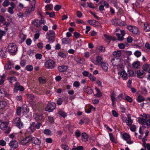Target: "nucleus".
Listing matches in <instances>:
<instances>
[{
  "mask_svg": "<svg viewBox=\"0 0 150 150\" xmlns=\"http://www.w3.org/2000/svg\"><path fill=\"white\" fill-rule=\"evenodd\" d=\"M142 117H139L138 120L139 123L146 125L149 127L150 126V115H146L145 114H143L141 115Z\"/></svg>",
  "mask_w": 150,
  "mask_h": 150,
  "instance_id": "nucleus-1",
  "label": "nucleus"
},
{
  "mask_svg": "<svg viewBox=\"0 0 150 150\" xmlns=\"http://www.w3.org/2000/svg\"><path fill=\"white\" fill-rule=\"evenodd\" d=\"M111 62L113 66L117 67V68L118 69L123 67L124 62L122 59L115 58L112 59Z\"/></svg>",
  "mask_w": 150,
  "mask_h": 150,
  "instance_id": "nucleus-2",
  "label": "nucleus"
},
{
  "mask_svg": "<svg viewBox=\"0 0 150 150\" xmlns=\"http://www.w3.org/2000/svg\"><path fill=\"white\" fill-rule=\"evenodd\" d=\"M46 38L48 39V42L50 43H52L54 41L55 34L54 31L50 30L47 33Z\"/></svg>",
  "mask_w": 150,
  "mask_h": 150,
  "instance_id": "nucleus-3",
  "label": "nucleus"
},
{
  "mask_svg": "<svg viewBox=\"0 0 150 150\" xmlns=\"http://www.w3.org/2000/svg\"><path fill=\"white\" fill-rule=\"evenodd\" d=\"M35 0H33L31 3V7L27 8L25 12V15L26 16L30 15V13L35 10Z\"/></svg>",
  "mask_w": 150,
  "mask_h": 150,
  "instance_id": "nucleus-4",
  "label": "nucleus"
},
{
  "mask_svg": "<svg viewBox=\"0 0 150 150\" xmlns=\"http://www.w3.org/2000/svg\"><path fill=\"white\" fill-rule=\"evenodd\" d=\"M45 67L48 69H53L55 65V62L52 59H49L46 61L45 63Z\"/></svg>",
  "mask_w": 150,
  "mask_h": 150,
  "instance_id": "nucleus-5",
  "label": "nucleus"
},
{
  "mask_svg": "<svg viewBox=\"0 0 150 150\" xmlns=\"http://www.w3.org/2000/svg\"><path fill=\"white\" fill-rule=\"evenodd\" d=\"M127 29L134 34L139 35L140 33L139 29L136 26L129 25L127 26Z\"/></svg>",
  "mask_w": 150,
  "mask_h": 150,
  "instance_id": "nucleus-6",
  "label": "nucleus"
},
{
  "mask_svg": "<svg viewBox=\"0 0 150 150\" xmlns=\"http://www.w3.org/2000/svg\"><path fill=\"white\" fill-rule=\"evenodd\" d=\"M91 62L96 65H99L103 62V58L101 56H98L96 57V60L93 59L91 60Z\"/></svg>",
  "mask_w": 150,
  "mask_h": 150,
  "instance_id": "nucleus-7",
  "label": "nucleus"
},
{
  "mask_svg": "<svg viewBox=\"0 0 150 150\" xmlns=\"http://www.w3.org/2000/svg\"><path fill=\"white\" fill-rule=\"evenodd\" d=\"M8 48L9 52L12 53L16 52L17 50L16 45L13 43L9 44Z\"/></svg>",
  "mask_w": 150,
  "mask_h": 150,
  "instance_id": "nucleus-8",
  "label": "nucleus"
},
{
  "mask_svg": "<svg viewBox=\"0 0 150 150\" xmlns=\"http://www.w3.org/2000/svg\"><path fill=\"white\" fill-rule=\"evenodd\" d=\"M56 107V104L54 103H49L47 104V107L45 108L46 111L50 112L55 109Z\"/></svg>",
  "mask_w": 150,
  "mask_h": 150,
  "instance_id": "nucleus-9",
  "label": "nucleus"
},
{
  "mask_svg": "<svg viewBox=\"0 0 150 150\" xmlns=\"http://www.w3.org/2000/svg\"><path fill=\"white\" fill-rule=\"evenodd\" d=\"M123 138L125 140L127 143L129 144H131L133 142L131 140L129 135L127 133L124 134L122 136Z\"/></svg>",
  "mask_w": 150,
  "mask_h": 150,
  "instance_id": "nucleus-10",
  "label": "nucleus"
},
{
  "mask_svg": "<svg viewBox=\"0 0 150 150\" xmlns=\"http://www.w3.org/2000/svg\"><path fill=\"white\" fill-rule=\"evenodd\" d=\"M116 93L113 91H111L110 92V97L112 101V105L114 106L115 104V102L117 101V97H116Z\"/></svg>",
  "mask_w": 150,
  "mask_h": 150,
  "instance_id": "nucleus-11",
  "label": "nucleus"
},
{
  "mask_svg": "<svg viewBox=\"0 0 150 150\" xmlns=\"http://www.w3.org/2000/svg\"><path fill=\"white\" fill-rule=\"evenodd\" d=\"M13 123L19 128H21L23 127V123L21 122L19 117L16 118L14 120Z\"/></svg>",
  "mask_w": 150,
  "mask_h": 150,
  "instance_id": "nucleus-12",
  "label": "nucleus"
},
{
  "mask_svg": "<svg viewBox=\"0 0 150 150\" xmlns=\"http://www.w3.org/2000/svg\"><path fill=\"white\" fill-rule=\"evenodd\" d=\"M32 23L34 25L39 28L40 27L41 25L44 24L45 22L43 20H41L40 21H39L38 20H35L33 21Z\"/></svg>",
  "mask_w": 150,
  "mask_h": 150,
  "instance_id": "nucleus-13",
  "label": "nucleus"
},
{
  "mask_svg": "<svg viewBox=\"0 0 150 150\" xmlns=\"http://www.w3.org/2000/svg\"><path fill=\"white\" fill-rule=\"evenodd\" d=\"M9 145L11 148L13 149H15L18 146L17 142L15 140L11 141L9 144Z\"/></svg>",
  "mask_w": 150,
  "mask_h": 150,
  "instance_id": "nucleus-14",
  "label": "nucleus"
},
{
  "mask_svg": "<svg viewBox=\"0 0 150 150\" xmlns=\"http://www.w3.org/2000/svg\"><path fill=\"white\" fill-rule=\"evenodd\" d=\"M14 92H17L18 90L20 91H23L24 90V88L20 85L19 83H16L14 86Z\"/></svg>",
  "mask_w": 150,
  "mask_h": 150,
  "instance_id": "nucleus-15",
  "label": "nucleus"
},
{
  "mask_svg": "<svg viewBox=\"0 0 150 150\" xmlns=\"http://www.w3.org/2000/svg\"><path fill=\"white\" fill-rule=\"evenodd\" d=\"M30 137H27L23 139L20 142V144L23 145H25L30 142Z\"/></svg>",
  "mask_w": 150,
  "mask_h": 150,
  "instance_id": "nucleus-16",
  "label": "nucleus"
},
{
  "mask_svg": "<svg viewBox=\"0 0 150 150\" xmlns=\"http://www.w3.org/2000/svg\"><path fill=\"white\" fill-rule=\"evenodd\" d=\"M30 141H32V143L37 145H39L41 144L40 140L38 138L33 137H30Z\"/></svg>",
  "mask_w": 150,
  "mask_h": 150,
  "instance_id": "nucleus-17",
  "label": "nucleus"
},
{
  "mask_svg": "<svg viewBox=\"0 0 150 150\" xmlns=\"http://www.w3.org/2000/svg\"><path fill=\"white\" fill-rule=\"evenodd\" d=\"M120 32L121 34L117 33L116 35L118 39L119 40L122 41L124 39L123 37L125 35V32L123 30H120Z\"/></svg>",
  "mask_w": 150,
  "mask_h": 150,
  "instance_id": "nucleus-18",
  "label": "nucleus"
},
{
  "mask_svg": "<svg viewBox=\"0 0 150 150\" xmlns=\"http://www.w3.org/2000/svg\"><path fill=\"white\" fill-rule=\"evenodd\" d=\"M33 117L37 121H40L42 119V115L37 112H35L33 114Z\"/></svg>",
  "mask_w": 150,
  "mask_h": 150,
  "instance_id": "nucleus-19",
  "label": "nucleus"
},
{
  "mask_svg": "<svg viewBox=\"0 0 150 150\" xmlns=\"http://www.w3.org/2000/svg\"><path fill=\"white\" fill-rule=\"evenodd\" d=\"M118 74H119L120 75L124 80H126L127 79V74L125 71L122 70L121 71H119Z\"/></svg>",
  "mask_w": 150,
  "mask_h": 150,
  "instance_id": "nucleus-20",
  "label": "nucleus"
},
{
  "mask_svg": "<svg viewBox=\"0 0 150 150\" xmlns=\"http://www.w3.org/2000/svg\"><path fill=\"white\" fill-rule=\"evenodd\" d=\"M8 123L7 122H2L0 125V128L2 130H6L8 128Z\"/></svg>",
  "mask_w": 150,
  "mask_h": 150,
  "instance_id": "nucleus-21",
  "label": "nucleus"
},
{
  "mask_svg": "<svg viewBox=\"0 0 150 150\" xmlns=\"http://www.w3.org/2000/svg\"><path fill=\"white\" fill-rule=\"evenodd\" d=\"M75 59L77 62L79 64H83L85 63V59L83 58L80 57H75Z\"/></svg>",
  "mask_w": 150,
  "mask_h": 150,
  "instance_id": "nucleus-22",
  "label": "nucleus"
},
{
  "mask_svg": "<svg viewBox=\"0 0 150 150\" xmlns=\"http://www.w3.org/2000/svg\"><path fill=\"white\" fill-rule=\"evenodd\" d=\"M125 94V93H121L119 94L117 97V101L120 102L122 99H124Z\"/></svg>",
  "mask_w": 150,
  "mask_h": 150,
  "instance_id": "nucleus-23",
  "label": "nucleus"
},
{
  "mask_svg": "<svg viewBox=\"0 0 150 150\" xmlns=\"http://www.w3.org/2000/svg\"><path fill=\"white\" fill-rule=\"evenodd\" d=\"M22 113L23 114H26L29 112V108L26 105H23L21 107Z\"/></svg>",
  "mask_w": 150,
  "mask_h": 150,
  "instance_id": "nucleus-24",
  "label": "nucleus"
},
{
  "mask_svg": "<svg viewBox=\"0 0 150 150\" xmlns=\"http://www.w3.org/2000/svg\"><path fill=\"white\" fill-rule=\"evenodd\" d=\"M85 92L88 94H91L93 92V90L91 88L88 86H85L83 89Z\"/></svg>",
  "mask_w": 150,
  "mask_h": 150,
  "instance_id": "nucleus-25",
  "label": "nucleus"
},
{
  "mask_svg": "<svg viewBox=\"0 0 150 150\" xmlns=\"http://www.w3.org/2000/svg\"><path fill=\"white\" fill-rule=\"evenodd\" d=\"M101 65L102 69L104 71H107L108 67V64L105 62H103L101 64Z\"/></svg>",
  "mask_w": 150,
  "mask_h": 150,
  "instance_id": "nucleus-26",
  "label": "nucleus"
},
{
  "mask_svg": "<svg viewBox=\"0 0 150 150\" xmlns=\"http://www.w3.org/2000/svg\"><path fill=\"white\" fill-rule=\"evenodd\" d=\"M112 23L115 25H122V24L120 23V21L119 19H114L112 20L111 21Z\"/></svg>",
  "mask_w": 150,
  "mask_h": 150,
  "instance_id": "nucleus-27",
  "label": "nucleus"
},
{
  "mask_svg": "<svg viewBox=\"0 0 150 150\" xmlns=\"http://www.w3.org/2000/svg\"><path fill=\"white\" fill-rule=\"evenodd\" d=\"M144 29L145 31L148 32L150 31V25L147 22H146L144 24Z\"/></svg>",
  "mask_w": 150,
  "mask_h": 150,
  "instance_id": "nucleus-28",
  "label": "nucleus"
},
{
  "mask_svg": "<svg viewBox=\"0 0 150 150\" xmlns=\"http://www.w3.org/2000/svg\"><path fill=\"white\" fill-rule=\"evenodd\" d=\"M68 67L67 66H59L58 67V70L60 72H63L65 71L67 69Z\"/></svg>",
  "mask_w": 150,
  "mask_h": 150,
  "instance_id": "nucleus-29",
  "label": "nucleus"
},
{
  "mask_svg": "<svg viewBox=\"0 0 150 150\" xmlns=\"http://www.w3.org/2000/svg\"><path fill=\"white\" fill-rule=\"evenodd\" d=\"M144 71L142 70H138L137 71V76L139 78H142L143 77Z\"/></svg>",
  "mask_w": 150,
  "mask_h": 150,
  "instance_id": "nucleus-30",
  "label": "nucleus"
},
{
  "mask_svg": "<svg viewBox=\"0 0 150 150\" xmlns=\"http://www.w3.org/2000/svg\"><path fill=\"white\" fill-rule=\"evenodd\" d=\"M62 42L63 44H69L71 43V41L69 38H65L62 39Z\"/></svg>",
  "mask_w": 150,
  "mask_h": 150,
  "instance_id": "nucleus-31",
  "label": "nucleus"
},
{
  "mask_svg": "<svg viewBox=\"0 0 150 150\" xmlns=\"http://www.w3.org/2000/svg\"><path fill=\"white\" fill-rule=\"evenodd\" d=\"M109 137L110 140L113 142L116 143L117 142L116 139L112 133H109Z\"/></svg>",
  "mask_w": 150,
  "mask_h": 150,
  "instance_id": "nucleus-32",
  "label": "nucleus"
},
{
  "mask_svg": "<svg viewBox=\"0 0 150 150\" xmlns=\"http://www.w3.org/2000/svg\"><path fill=\"white\" fill-rule=\"evenodd\" d=\"M95 89L96 90L97 93L94 95V96L96 97H100L102 96V93L96 87Z\"/></svg>",
  "mask_w": 150,
  "mask_h": 150,
  "instance_id": "nucleus-33",
  "label": "nucleus"
},
{
  "mask_svg": "<svg viewBox=\"0 0 150 150\" xmlns=\"http://www.w3.org/2000/svg\"><path fill=\"white\" fill-rule=\"evenodd\" d=\"M6 49L5 48H3L0 52V55L2 57H5L6 56Z\"/></svg>",
  "mask_w": 150,
  "mask_h": 150,
  "instance_id": "nucleus-34",
  "label": "nucleus"
},
{
  "mask_svg": "<svg viewBox=\"0 0 150 150\" xmlns=\"http://www.w3.org/2000/svg\"><path fill=\"white\" fill-rule=\"evenodd\" d=\"M132 66L134 69L139 68L140 67V64L139 62V61H137L134 62L132 64Z\"/></svg>",
  "mask_w": 150,
  "mask_h": 150,
  "instance_id": "nucleus-35",
  "label": "nucleus"
},
{
  "mask_svg": "<svg viewBox=\"0 0 150 150\" xmlns=\"http://www.w3.org/2000/svg\"><path fill=\"white\" fill-rule=\"evenodd\" d=\"M7 95V93L3 89H0V98H3Z\"/></svg>",
  "mask_w": 150,
  "mask_h": 150,
  "instance_id": "nucleus-36",
  "label": "nucleus"
},
{
  "mask_svg": "<svg viewBox=\"0 0 150 150\" xmlns=\"http://www.w3.org/2000/svg\"><path fill=\"white\" fill-rule=\"evenodd\" d=\"M121 55V52L120 50L115 51L113 52V55L115 57H119Z\"/></svg>",
  "mask_w": 150,
  "mask_h": 150,
  "instance_id": "nucleus-37",
  "label": "nucleus"
},
{
  "mask_svg": "<svg viewBox=\"0 0 150 150\" xmlns=\"http://www.w3.org/2000/svg\"><path fill=\"white\" fill-rule=\"evenodd\" d=\"M35 122H33L30 124L29 127V129L32 132H33L35 130V128L34 126Z\"/></svg>",
  "mask_w": 150,
  "mask_h": 150,
  "instance_id": "nucleus-38",
  "label": "nucleus"
},
{
  "mask_svg": "<svg viewBox=\"0 0 150 150\" xmlns=\"http://www.w3.org/2000/svg\"><path fill=\"white\" fill-rule=\"evenodd\" d=\"M149 68H150V64H145L143 65L142 67V69L143 71H146Z\"/></svg>",
  "mask_w": 150,
  "mask_h": 150,
  "instance_id": "nucleus-39",
  "label": "nucleus"
},
{
  "mask_svg": "<svg viewBox=\"0 0 150 150\" xmlns=\"http://www.w3.org/2000/svg\"><path fill=\"white\" fill-rule=\"evenodd\" d=\"M6 105V103L4 101H0V110L4 108Z\"/></svg>",
  "mask_w": 150,
  "mask_h": 150,
  "instance_id": "nucleus-40",
  "label": "nucleus"
},
{
  "mask_svg": "<svg viewBox=\"0 0 150 150\" xmlns=\"http://www.w3.org/2000/svg\"><path fill=\"white\" fill-rule=\"evenodd\" d=\"M97 22L95 20H90L88 21V23L93 26L96 25Z\"/></svg>",
  "mask_w": 150,
  "mask_h": 150,
  "instance_id": "nucleus-41",
  "label": "nucleus"
},
{
  "mask_svg": "<svg viewBox=\"0 0 150 150\" xmlns=\"http://www.w3.org/2000/svg\"><path fill=\"white\" fill-rule=\"evenodd\" d=\"M39 80L40 83L43 84L45 83L46 79L44 77H40L39 78Z\"/></svg>",
  "mask_w": 150,
  "mask_h": 150,
  "instance_id": "nucleus-42",
  "label": "nucleus"
},
{
  "mask_svg": "<svg viewBox=\"0 0 150 150\" xmlns=\"http://www.w3.org/2000/svg\"><path fill=\"white\" fill-rule=\"evenodd\" d=\"M104 37L105 38V39L106 40H107L108 41H110L111 40H114L112 37L108 35L107 34H105L104 35Z\"/></svg>",
  "mask_w": 150,
  "mask_h": 150,
  "instance_id": "nucleus-43",
  "label": "nucleus"
},
{
  "mask_svg": "<svg viewBox=\"0 0 150 150\" xmlns=\"http://www.w3.org/2000/svg\"><path fill=\"white\" fill-rule=\"evenodd\" d=\"M125 122L128 125H131L133 122V121L131 119L130 117H128V119H127Z\"/></svg>",
  "mask_w": 150,
  "mask_h": 150,
  "instance_id": "nucleus-44",
  "label": "nucleus"
},
{
  "mask_svg": "<svg viewBox=\"0 0 150 150\" xmlns=\"http://www.w3.org/2000/svg\"><path fill=\"white\" fill-rule=\"evenodd\" d=\"M137 100L138 102L139 103L143 101H144L145 99L144 98L141 96H139L137 98Z\"/></svg>",
  "mask_w": 150,
  "mask_h": 150,
  "instance_id": "nucleus-45",
  "label": "nucleus"
},
{
  "mask_svg": "<svg viewBox=\"0 0 150 150\" xmlns=\"http://www.w3.org/2000/svg\"><path fill=\"white\" fill-rule=\"evenodd\" d=\"M25 69L27 71H30L33 70V67L31 65H28L26 66Z\"/></svg>",
  "mask_w": 150,
  "mask_h": 150,
  "instance_id": "nucleus-46",
  "label": "nucleus"
},
{
  "mask_svg": "<svg viewBox=\"0 0 150 150\" xmlns=\"http://www.w3.org/2000/svg\"><path fill=\"white\" fill-rule=\"evenodd\" d=\"M15 8L11 7H8V12L11 14H13L14 12V9Z\"/></svg>",
  "mask_w": 150,
  "mask_h": 150,
  "instance_id": "nucleus-47",
  "label": "nucleus"
},
{
  "mask_svg": "<svg viewBox=\"0 0 150 150\" xmlns=\"http://www.w3.org/2000/svg\"><path fill=\"white\" fill-rule=\"evenodd\" d=\"M8 79L10 83H12L16 81V78L13 76L10 77L8 78Z\"/></svg>",
  "mask_w": 150,
  "mask_h": 150,
  "instance_id": "nucleus-48",
  "label": "nucleus"
},
{
  "mask_svg": "<svg viewBox=\"0 0 150 150\" xmlns=\"http://www.w3.org/2000/svg\"><path fill=\"white\" fill-rule=\"evenodd\" d=\"M124 99L130 102H131L132 101V98L128 96H127L126 94L125 95Z\"/></svg>",
  "mask_w": 150,
  "mask_h": 150,
  "instance_id": "nucleus-49",
  "label": "nucleus"
},
{
  "mask_svg": "<svg viewBox=\"0 0 150 150\" xmlns=\"http://www.w3.org/2000/svg\"><path fill=\"white\" fill-rule=\"evenodd\" d=\"M20 38L21 40V42H23L25 39L26 36L23 34H21L20 35Z\"/></svg>",
  "mask_w": 150,
  "mask_h": 150,
  "instance_id": "nucleus-50",
  "label": "nucleus"
},
{
  "mask_svg": "<svg viewBox=\"0 0 150 150\" xmlns=\"http://www.w3.org/2000/svg\"><path fill=\"white\" fill-rule=\"evenodd\" d=\"M82 137L84 139V141H86L87 140L88 136L87 134L83 132L82 133Z\"/></svg>",
  "mask_w": 150,
  "mask_h": 150,
  "instance_id": "nucleus-51",
  "label": "nucleus"
},
{
  "mask_svg": "<svg viewBox=\"0 0 150 150\" xmlns=\"http://www.w3.org/2000/svg\"><path fill=\"white\" fill-rule=\"evenodd\" d=\"M21 107H18L17 108L16 110V113L17 115H20L21 113L22 112Z\"/></svg>",
  "mask_w": 150,
  "mask_h": 150,
  "instance_id": "nucleus-52",
  "label": "nucleus"
},
{
  "mask_svg": "<svg viewBox=\"0 0 150 150\" xmlns=\"http://www.w3.org/2000/svg\"><path fill=\"white\" fill-rule=\"evenodd\" d=\"M134 54L136 57H139L141 55V53L140 51L137 50L134 52Z\"/></svg>",
  "mask_w": 150,
  "mask_h": 150,
  "instance_id": "nucleus-53",
  "label": "nucleus"
},
{
  "mask_svg": "<svg viewBox=\"0 0 150 150\" xmlns=\"http://www.w3.org/2000/svg\"><path fill=\"white\" fill-rule=\"evenodd\" d=\"M28 98V100L29 101V102L32 101L34 98V96L32 94L29 95Z\"/></svg>",
  "mask_w": 150,
  "mask_h": 150,
  "instance_id": "nucleus-54",
  "label": "nucleus"
},
{
  "mask_svg": "<svg viewBox=\"0 0 150 150\" xmlns=\"http://www.w3.org/2000/svg\"><path fill=\"white\" fill-rule=\"evenodd\" d=\"M88 77L92 81H94L96 80V77L92 75L91 74H90Z\"/></svg>",
  "mask_w": 150,
  "mask_h": 150,
  "instance_id": "nucleus-55",
  "label": "nucleus"
},
{
  "mask_svg": "<svg viewBox=\"0 0 150 150\" xmlns=\"http://www.w3.org/2000/svg\"><path fill=\"white\" fill-rule=\"evenodd\" d=\"M58 114L64 118L66 116V113L62 111H59L58 112Z\"/></svg>",
  "mask_w": 150,
  "mask_h": 150,
  "instance_id": "nucleus-56",
  "label": "nucleus"
},
{
  "mask_svg": "<svg viewBox=\"0 0 150 150\" xmlns=\"http://www.w3.org/2000/svg\"><path fill=\"white\" fill-rule=\"evenodd\" d=\"M128 76H129V77H131L133 76L134 74V72L133 71L131 70H128Z\"/></svg>",
  "mask_w": 150,
  "mask_h": 150,
  "instance_id": "nucleus-57",
  "label": "nucleus"
},
{
  "mask_svg": "<svg viewBox=\"0 0 150 150\" xmlns=\"http://www.w3.org/2000/svg\"><path fill=\"white\" fill-rule=\"evenodd\" d=\"M43 132L46 135H50L51 134V132L49 129H46Z\"/></svg>",
  "mask_w": 150,
  "mask_h": 150,
  "instance_id": "nucleus-58",
  "label": "nucleus"
},
{
  "mask_svg": "<svg viewBox=\"0 0 150 150\" xmlns=\"http://www.w3.org/2000/svg\"><path fill=\"white\" fill-rule=\"evenodd\" d=\"M35 57L37 59H40L42 58V55L41 54L37 53L35 54Z\"/></svg>",
  "mask_w": 150,
  "mask_h": 150,
  "instance_id": "nucleus-59",
  "label": "nucleus"
},
{
  "mask_svg": "<svg viewBox=\"0 0 150 150\" xmlns=\"http://www.w3.org/2000/svg\"><path fill=\"white\" fill-rule=\"evenodd\" d=\"M46 9L48 10H52L53 8V6L52 4H49L46 5L45 6Z\"/></svg>",
  "mask_w": 150,
  "mask_h": 150,
  "instance_id": "nucleus-60",
  "label": "nucleus"
},
{
  "mask_svg": "<svg viewBox=\"0 0 150 150\" xmlns=\"http://www.w3.org/2000/svg\"><path fill=\"white\" fill-rule=\"evenodd\" d=\"M9 4V2L7 0H5L3 3V5L4 6H7Z\"/></svg>",
  "mask_w": 150,
  "mask_h": 150,
  "instance_id": "nucleus-61",
  "label": "nucleus"
},
{
  "mask_svg": "<svg viewBox=\"0 0 150 150\" xmlns=\"http://www.w3.org/2000/svg\"><path fill=\"white\" fill-rule=\"evenodd\" d=\"M62 6L59 5H56L54 7V9L56 11H58L61 8Z\"/></svg>",
  "mask_w": 150,
  "mask_h": 150,
  "instance_id": "nucleus-62",
  "label": "nucleus"
},
{
  "mask_svg": "<svg viewBox=\"0 0 150 150\" xmlns=\"http://www.w3.org/2000/svg\"><path fill=\"white\" fill-rule=\"evenodd\" d=\"M58 55L60 57L62 58H65L66 57V55L65 54L62 52H60L58 53Z\"/></svg>",
  "mask_w": 150,
  "mask_h": 150,
  "instance_id": "nucleus-63",
  "label": "nucleus"
},
{
  "mask_svg": "<svg viewBox=\"0 0 150 150\" xmlns=\"http://www.w3.org/2000/svg\"><path fill=\"white\" fill-rule=\"evenodd\" d=\"M62 148L64 150H68L69 148L68 146L66 144H62L61 145Z\"/></svg>",
  "mask_w": 150,
  "mask_h": 150,
  "instance_id": "nucleus-64",
  "label": "nucleus"
}]
</instances>
